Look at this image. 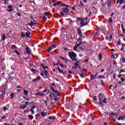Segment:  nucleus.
<instances>
[{"mask_svg":"<svg viewBox=\"0 0 125 125\" xmlns=\"http://www.w3.org/2000/svg\"><path fill=\"white\" fill-rule=\"evenodd\" d=\"M83 41V38H79L77 41V42L76 43V45L74 46L73 50L76 51L78 47L80 46L82 44V42Z\"/></svg>","mask_w":125,"mask_h":125,"instance_id":"f257e3e1","label":"nucleus"},{"mask_svg":"<svg viewBox=\"0 0 125 125\" xmlns=\"http://www.w3.org/2000/svg\"><path fill=\"white\" fill-rule=\"evenodd\" d=\"M68 55L72 61H75V58H77V55L74 52H69Z\"/></svg>","mask_w":125,"mask_h":125,"instance_id":"f03ea898","label":"nucleus"},{"mask_svg":"<svg viewBox=\"0 0 125 125\" xmlns=\"http://www.w3.org/2000/svg\"><path fill=\"white\" fill-rule=\"evenodd\" d=\"M98 75H99V73H96L95 75L93 77V74H92L90 76V78L91 79V81H92L93 80H95V78H96V77H97V76H98ZM92 77H93V78H92Z\"/></svg>","mask_w":125,"mask_h":125,"instance_id":"7ed1b4c3","label":"nucleus"},{"mask_svg":"<svg viewBox=\"0 0 125 125\" xmlns=\"http://www.w3.org/2000/svg\"><path fill=\"white\" fill-rule=\"evenodd\" d=\"M5 96V92L4 91H2L0 92V98H1L2 99H3Z\"/></svg>","mask_w":125,"mask_h":125,"instance_id":"20e7f679","label":"nucleus"},{"mask_svg":"<svg viewBox=\"0 0 125 125\" xmlns=\"http://www.w3.org/2000/svg\"><path fill=\"white\" fill-rule=\"evenodd\" d=\"M35 95L36 96H44V94H43L42 92H38L36 93Z\"/></svg>","mask_w":125,"mask_h":125,"instance_id":"39448f33","label":"nucleus"},{"mask_svg":"<svg viewBox=\"0 0 125 125\" xmlns=\"http://www.w3.org/2000/svg\"><path fill=\"white\" fill-rule=\"evenodd\" d=\"M77 31L78 32V35L80 37V38H82L83 37V34H82V30H81V28H78Z\"/></svg>","mask_w":125,"mask_h":125,"instance_id":"423d86ee","label":"nucleus"},{"mask_svg":"<svg viewBox=\"0 0 125 125\" xmlns=\"http://www.w3.org/2000/svg\"><path fill=\"white\" fill-rule=\"evenodd\" d=\"M25 50H26V53H27V54L31 55V50L28 46L26 47V48H25Z\"/></svg>","mask_w":125,"mask_h":125,"instance_id":"0eeeda50","label":"nucleus"},{"mask_svg":"<svg viewBox=\"0 0 125 125\" xmlns=\"http://www.w3.org/2000/svg\"><path fill=\"white\" fill-rule=\"evenodd\" d=\"M62 10H63L64 13H66V14H69V10H68V8H63Z\"/></svg>","mask_w":125,"mask_h":125,"instance_id":"6e6552de","label":"nucleus"},{"mask_svg":"<svg viewBox=\"0 0 125 125\" xmlns=\"http://www.w3.org/2000/svg\"><path fill=\"white\" fill-rule=\"evenodd\" d=\"M112 4V0H107V5L108 7H110Z\"/></svg>","mask_w":125,"mask_h":125,"instance_id":"1a4fd4ad","label":"nucleus"},{"mask_svg":"<svg viewBox=\"0 0 125 125\" xmlns=\"http://www.w3.org/2000/svg\"><path fill=\"white\" fill-rule=\"evenodd\" d=\"M40 114H41V116H42V117L43 118H45V117H46L47 113L45 112H43H43H41L40 113Z\"/></svg>","mask_w":125,"mask_h":125,"instance_id":"9d476101","label":"nucleus"},{"mask_svg":"<svg viewBox=\"0 0 125 125\" xmlns=\"http://www.w3.org/2000/svg\"><path fill=\"white\" fill-rule=\"evenodd\" d=\"M31 35V33L29 31L26 32L25 33V37H27V38H31V37L30 36Z\"/></svg>","mask_w":125,"mask_h":125,"instance_id":"9b49d317","label":"nucleus"},{"mask_svg":"<svg viewBox=\"0 0 125 125\" xmlns=\"http://www.w3.org/2000/svg\"><path fill=\"white\" fill-rule=\"evenodd\" d=\"M41 80V76H38L36 77L34 80L32 81V82H37L38 81H40Z\"/></svg>","mask_w":125,"mask_h":125,"instance_id":"f8f14e48","label":"nucleus"},{"mask_svg":"<svg viewBox=\"0 0 125 125\" xmlns=\"http://www.w3.org/2000/svg\"><path fill=\"white\" fill-rule=\"evenodd\" d=\"M103 98V95H102V93H100L99 95V101H101V100H102Z\"/></svg>","mask_w":125,"mask_h":125,"instance_id":"ddd939ff","label":"nucleus"},{"mask_svg":"<svg viewBox=\"0 0 125 125\" xmlns=\"http://www.w3.org/2000/svg\"><path fill=\"white\" fill-rule=\"evenodd\" d=\"M78 67H80V64H79V63H74V69H75V70H76V69H78Z\"/></svg>","mask_w":125,"mask_h":125,"instance_id":"4468645a","label":"nucleus"},{"mask_svg":"<svg viewBox=\"0 0 125 125\" xmlns=\"http://www.w3.org/2000/svg\"><path fill=\"white\" fill-rule=\"evenodd\" d=\"M33 21H34L33 19H31V21L30 23H28V25H29V26H30V27H33V25H34V22H33Z\"/></svg>","mask_w":125,"mask_h":125,"instance_id":"2eb2a0df","label":"nucleus"},{"mask_svg":"<svg viewBox=\"0 0 125 125\" xmlns=\"http://www.w3.org/2000/svg\"><path fill=\"white\" fill-rule=\"evenodd\" d=\"M28 118H29L30 121H32V120L34 119V116H33L32 115H29L28 116Z\"/></svg>","mask_w":125,"mask_h":125,"instance_id":"dca6fc26","label":"nucleus"},{"mask_svg":"<svg viewBox=\"0 0 125 125\" xmlns=\"http://www.w3.org/2000/svg\"><path fill=\"white\" fill-rule=\"evenodd\" d=\"M23 93L24 94H25V95H28V93H29V91L23 89Z\"/></svg>","mask_w":125,"mask_h":125,"instance_id":"f3484780","label":"nucleus"},{"mask_svg":"<svg viewBox=\"0 0 125 125\" xmlns=\"http://www.w3.org/2000/svg\"><path fill=\"white\" fill-rule=\"evenodd\" d=\"M11 48L12 49H17V46L15 45H12Z\"/></svg>","mask_w":125,"mask_h":125,"instance_id":"a211bd4d","label":"nucleus"},{"mask_svg":"<svg viewBox=\"0 0 125 125\" xmlns=\"http://www.w3.org/2000/svg\"><path fill=\"white\" fill-rule=\"evenodd\" d=\"M98 79H105V76H104V75H99V76H98Z\"/></svg>","mask_w":125,"mask_h":125,"instance_id":"6ab92c4d","label":"nucleus"},{"mask_svg":"<svg viewBox=\"0 0 125 125\" xmlns=\"http://www.w3.org/2000/svg\"><path fill=\"white\" fill-rule=\"evenodd\" d=\"M54 92H55V93H56L57 96H60V93L59 92V91L55 90Z\"/></svg>","mask_w":125,"mask_h":125,"instance_id":"aec40b11","label":"nucleus"},{"mask_svg":"<svg viewBox=\"0 0 125 125\" xmlns=\"http://www.w3.org/2000/svg\"><path fill=\"white\" fill-rule=\"evenodd\" d=\"M58 70L59 72L60 73H61V74H64V72H63V71L62 70H61V69H60V67H58Z\"/></svg>","mask_w":125,"mask_h":125,"instance_id":"412c9836","label":"nucleus"},{"mask_svg":"<svg viewBox=\"0 0 125 125\" xmlns=\"http://www.w3.org/2000/svg\"><path fill=\"white\" fill-rule=\"evenodd\" d=\"M21 38H25V37H26V35H25V33H23V32H22L21 34Z\"/></svg>","mask_w":125,"mask_h":125,"instance_id":"4be33fe9","label":"nucleus"},{"mask_svg":"<svg viewBox=\"0 0 125 125\" xmlns=\"http://www.w3.org/2000/svg\"><path fill=\"white\" fill-rule=\"evenodd\" d=\"M108 22L109 23H113V19H112V18H109L108 19Z\"/></svg>","mask_w":125,"mask_h":125,"instance_id":"5701e85b","label":"nucleus"},{"mask_svg":"<svg viewBox=\"0 0 125 125\" xmlns=\"http://www.w3.org/2000/svg\"><path fill=\"white\" fill-rule=\"evenodd\" d=\"M99 58L100 61H102V54H100L99 55Z\"/></svg>","mask_w":125,"mask_h":125,"instance_id":"b1692460","label":"nucleus"},{"mask_svg":"<svg viewBox=\"0 0 125 125\" xmlns=\"http://www.w3.org/2000/svg\"><path fill=\"white\" fill-rule=\"evenodd\" d=\"M125 119V117L123 118V117H120L118 118V120L121 121V120H122V121H124Z\"/></svg>","mask_w":125,"mask_h":125,"instance_id":"393cba45","label":"nucleus"},{"mask_svg":"<svg viewBox=\"0 0 125 125\" xmlns=\"http://www.w3.org/2000/svg\"><path fill=\"white\" fill-rule=\"evenodd\" d=\"M121 27L123 33H125V28L124 27V25L121 24Z\"/></svg>","mask_w":125,"mask_h":125,"instance_id":"a878e982","label":"nucleus"},{"mask_svg":"<svg viewBox=\"0 0 125 125\" xmlns=\"http://www.w3.org/2000/svg\"><path fill=\"white\" fill-rule=\"evenodd\" d=\"M30 112H31L32 115H35V111L34 109L30 108Z\"/></svg>","mask_w":125,"mask_h":125,"instance_id":"bb28decb","label":"nucleus"},{"mask_svg":"<svg viewBox=\"0 0 125 125\" xmlns=\"http://www.w3.org/2000/svg\"><path fill=\"white\" fill-rule=\"evenodd\" d=\"M5 35L4 34H3L2 35V41H5Z\"/></svg>","mask_w":125,"mask_h":125,"instance_id":"cd10ccee","label":"nucleus"},{"mask_svg":"<svg viewBox=\"0 0 125 125\" xmlns=\"http://www.w3.org/2000/svg\"><path fill=\"white\" fill-rule=\"evenodd\" d=\"M106 101H107V99L105 98L103 100V103H104V104H107Z\"/></svg>","mask_w":125,"mask_h":125,"instance_id":"c85d7f7f","label":"nucleus"},{"mask_svg":"<svg viewBox=\"0 0 125 125\" xmlns=\"http://www.w3.org/2000/svg\"><path fill=\"white\" fill-rule=\"evenodd\" d=\"M85 76L86 75L83 74V73H82L81 75H80V77L81 78H85Z\"/></svg>","mask_w":125,"mask_h":125,"instance_id":"c756f323","label":"nucleus"},{"mask_svg":"<svg viewBox=\"0 0 125 125\" xmlns=\"http://www.w3.org/2000/svg\"><path fill=\"white\" fill-rule=\"evenodd\" d=\"M124 0H119L120 5H122V4L124 3Z\"/></svg>","mask_w":125,"mask_h":125,"instance_id":"7c9ffc66","label":"nucleus"},{"mask_svg":"<svg viewBox=\"0 0 125 125\" xmlns=\"http://www.w3.org/2000/svg\"><path fill=\"white\" fill-rule=\"evenodd\" d=\"M48 119H49V120H55V118L52 117H51V116H49V117H48Z\"/></svg>","mask_w":125,"mask_h":125,"instance_id":"2f4dec72","label":"nucleus"},{"mask_svg":"<svg viewBox=\"0 0 125 125\" xmlns=\"http://www.w3.org/2000/svg\"><path fill=\"white\" fill-rule=\"evenodd\" d=\"M4 2L5 4H8L9 1L8 0H4Z\"/></svg>","mask_w":125,"mask_h":125,"instance_id":"473e14b6","label":"nucleus"},{"mask_svg":"<svg viewBox=\"0 0 125 125\" xmlns=\"http://www.w3.org/2000/svg\"><path fill=\"white\" fill-rule=\"evenodd\" d=\"M51 50H52V47H49V48L48 49V52H50V51H51Z\"/></svg>","mask_w":125,"mask_h":125,"instance_id":"72a5a7b5","label":"nucleus"},{"mask_svg":"<svg viewBox=\"0 0 125 125\" xmlns=\"http://www.w3.org/2000/svg\"><path fill=\"white\" fill-rule=\"evenodd\" d=\"M14 51H15V53H16V54H17V55L20 56V53L18 51H17V50H15Z\"/></svg>","mask_w":125,"mask_h":125,"instance_id":"f704fd0d","label":"nucleus"},{"mask_svg":"<svg viewBox=\"0 0 125 125\" xmlns=\"http://www.w3.org/2000/svg\"><path fill=\"white\" fill-rule=\"evenodd\" d=\"M74 61H76V63H77V64H78L80 62V61H78V60L77 59V58L74 59Z\"/></svg>","mask_w":125,"mask_h":125,"instance_id":"c9c22d12","label":"nucleus"},{"mask_svg":"<svg viewBox=\"0 0 125 125\" xmlns=\"http://www.w3.org/2000/svg\"><path fill=\"white\" fill-rule=\"evenodd\" d=\"M48 14H49V12H46L44 13V15H45V16H47V15H48Z\"/></svg>","mask_w":125,"mask_h":125,"instance_id":"e433bc0d","label":"nucleus"},{"mask_svg":"<svg viewBox=\"0 0 125 125\" xmlns=\"http://www.w3.org/2000/svg\"><path fill=\"white\" fill-rule=\"evenodd\" d=\"M10 97H12V98H13V97H14V94L11 93V94L10 95Z\"/></svg>","mask_w":125,"mask_h":125,"instance_id":"4c0bfd02","label":"nucleus"},{"mask_svg":"<svg viewBox=\"0 0 125 125\" xmlns=\"http://www.w3.org/2000/svg\"><path fill=\"white\" fill-rule=\"evenodd\" d=\"M3 110L4 111V112H5V111H7L8 110V109H7V108H6V107L4 106L3 107Z\"/></svg>","mask_w":125,"mask_h":125,"instance_id":"58836bf2","label":"nucleus"},{"mask_svg":"<svg viewBox=\"0 0 125 125\" xmlns=\"http://www.w3.org/2000/svg\"><path fill=\"white\" fill-rule=\"evenodd\" d=\"M26 107H27V105H24L23 106L21 107V109H25L26 108Z\"/></svg>","mask_w":125,"mask_h":125,"instance_id":"ea45409f","label":"nucleus"},{"mask_svg":"<svg viewBox=\"0 0 125 125\" xmlns=\"http://www.w3.org/2000/svg\"><path fill=\"white\" fill-rule=\"evenodd\" d=\"M43 21H46V17L45 16H44L42 19Z\"/></svg>","mask_w":125,"mask_h":125,"instance_id":"a19ab883","label":"nucleus"},{"mask_svg":"<svg viewBox=\"0 0 125 125\" xmlns=\"http://www.w3.org/2000/svg\"><path fill=\"white\" fill-rule=\"evenodd\" d=\"M89 60V58H88L87 59L85 60L84 61V63H85V62H88Z\"/></svg>","mask_w":125,"mask_h":125,"instance_id":"79ce46f5","label":"nucleus"},{"mask_svg":"<svg viewBox=\"0 0 125 125\" xmlns=\"http://www.w3.org/2000/svg\"><path fill=\"white\" fill-rule=\"evenodd\" d=\"M14 10V9H10V10H7L8 12H12Z\"/></svg>","mask_w":125,"mask_h":125,"instance_id":"37998d69","label":"nucleus"},{"mask_svg":"<svg viewBox=\"0 0 125 125\" xmlns=\"http://www.w3.org/2000/svg\"><path fill=\"white\" fill-rule=\"evenodd\" d=\"M97 97H96V96H94V97H93V99L94 100H95V101H97Z\"/></svg>","mask_w":125,"mask_h":125,"instance_id":"c03bdc74","label":"nucleus"},{"mask_svg":"<svg viewBox=\"0 0 125 125\" xmlns=\"http://www.w3.org/2000/svg\"><path fill=\"white\" fill-rule=\"evenodd\" d=\"M8 8H9L10 9H11L12 8V5H8Z\"/></svg>","mask_w":125,"mask_h":125,"instance_id":"a18cd8bd","label":"nucleus"},{"mask_svg":"<svg viewBox=\"0 0 125 125\" xmlns=\"http://www.w3.org/2000/svg\"><path fill=\"white\" fill-rule=\"evenodd\" d=\"M51 89H52L53 92H54V91H55V90H54V87H51Z\"/></svg>","mask_w":125,"mask_h":125,"instance_id":"49530a36","label":"nucleus"},{"mask_svg":"<svg viewBox=\"0 0 125 125\" xmlns=\"http://www.w3.org/2000/svg\"><path fill=\"white\" fill-rule=\"evenodd\" d=\"M117 44H118V45H121V41H118Z\"/></svg>","mask_w":125,"mask_h":125,"instance_id":"de8ad7c7","label":"nucleus"},{"mask_svg":"<svg viewBox=\"0 0 125 125\" xmlns=\"http://www.w3.org/2000/svg\"><path fill=\"white\" fill-rule=\"evenodd\" d=\"M54 100L55 101H58V98H57V97L55 98Z\"/></svg>","mask_w":125,"mask_h":125,"instance_id":"09e8293b","label":"nucleus"},{"mask_svg":"<svg viewBox=\"0 0 125 125\" xmlns=\"http://www.w3.org/2000/svg\"><path fill=\"white\" fill-rule=\"evenodd\" d=\"M2 120H4V119H6V116H3L1 117Z\"/></svg>","mask_w":125,"mask_h":125,"instance_id":"8fccbe9b","label":"nucleus"},{"mask_svg":"<svg viewBox=\"0 0 125 125\" xmlns=\"http://www.w3.org/2000/svg\"><path fill=\"white\" fill-rule=\"evenodd\" d=\"M52 47H53L54 48H56V44H53Z\"/></svg>","mask_w":125,"mask_h":125,"instance_id":"3c124183","label":"nucleus"},{"mask_svg":"<svg viewBox=\"0 0 125 125\" xmlns=\"http://www.w3.org/2000/svg\"><path fill=\"white\" fill-rule=\"evenodd\" d=\"M25 104L26 105H24L25 106H28V105H29V102H25Z\"/></svg>","mask_w":125,"mask_h":125,"instance_id":"603ef678","label":"nucleus"},{"mask_svg":"<svg viewBox=\"0 0 125 125\" xmlns=\"http://www.w3.org/2000/svg\"><path fill=\"white\" fill-rule=\"evenodd\" d=\"M67 5L65 4H62V6H66L67 7Z\"/></svg>","mask_w":125,"mask_h":125,"instance_id":"864d4df0","label":"nucleus"},{"mask_svg":"<svg viewBox=\"0 0 125 125\" xmlns=\"http://www.w3.org/2000/svg\"><path fill=\"white\" fill-rule=\"evenodd\" d=\"M102 85L104 86V82H103V80H101Z\"/></svg>","mask_w":125,"mask_h":125,"instance_id":"5fc2aeb1","label":"nucleus"},{"mask_svg":"<svg viewBox=\"0 0 125 125\" xmlns=\"http://www.w3.org/2000/svg\"><path fill=\"white\" fill-rule=\"evenodd\" d=\"M22 87H23L20 86H19V85H18V86H17V88H22Z\"/></svg>","mask_w":125,"mask_h":125,"instance_id":"6e6d98bb","label":"nucleus"},{"mask_svg":"<svg viewBox=\"0 0 125 125\" xmlns=\"http://www.w3.org/2000/svg\"><path fill=\"white\" fill-rule=\"evenodd\" d=\"M36 107H37L36 106H32V108H30V109H36Z\"/></svg>","mask_w":125,"mask_h":125,"instance_id":"4d7b16f0","label":"nucleus"},{"mask_svg":"<svg viewBox=\"0 0 125 125\" xmlns=\"http://www.w3.org/2000/svg\"><path fill=\"white\" fill-rule=\"evenodd\" d=\"M17 15H18V16H20V17H21V14H20L19 13H17Z\"/></svg>","mask_w":125,"mask_h":125,"instance_id":"13d9d810","label":"nucleus"},{"mask_svg":"<svg viewBox=\"0 0 125 125\" xmlns=\"http://www.w3.org/2000/svg\"><path fill=\"white\" fill-rule=\"evenodd\" d=\"M60 67H61L62 68H64V64H60Z\"/></svg>","mask_w":125,"mask_h":125,"instance_id":"bf43d9fd","label":"nucleus"},{"mask_svg":"<svg viewBox=\"0 0 125 125\" xmlns=\"http://www.w3.org/2000/svg\"><path fill=\"white\" fill-rule=\"evenodd\" d=\"M31 71H32V73H35V72H36V70H35V69H32L31 70Z\"/></svg>","mask_w":125,"mask_h":125,"instance_id":"052dcab7","label":"nucleus"},{"mask_svg":"<svg viewBox=\"0 0 125 125\" xmlns=\"http://www.w3.org/2000/svg\"><path fill=\"white\" fill-rule=\"evenodd\" d=\"M44 73L45 74V75H47V71L46 70H44Z\"/></svg>","mask_w":125,"mask_h":125,"instance_id":"680f3d73","label":"nucleus"},{"mask_svg":"<svg viewBox=\"0 0 125 125\" xmlns=\"http://www.w3.org/2000/svg\"><path fill=\"white\" fill-rule=\"evenodd\" d=\"M75 7H76V6H75L74 7L72 8V10H73L74 11H75V10H76V9L75 8Z\"/></svg>","mask_w":125,"mask_h":125,"instance_id":"e2e57ef3","label":"nucleus"},{"mask_svg":"<svg viewBox=\"0 0 125 125\" xmlns=\"http://www.w3.org/2000/svg\"><path fill=\"white\" fill-rule=\"evenodd\" d=\"M120 50H121V51H123V50H124V46H122V48Z\"/></svg>","mask_w":125,"mask_h":125,"instance_id":"0e129e2a","label":"nucleus"},{"mask_svg":"<svg viewBox=\"0 0 125 125\" xmlns=\"http://www.w3.org/2000/svg\"><path fill=\"white\" fill-rule=\"evenodd\" d=\"M122 62H123V63H125V59H122Z\"/></svg>","mask_w":125,"mask_h":125,"instance_id":"69168bd1","label":"nucleus"},{"mask_svg":"<svg viewBox=\"0 0 125 125\" xmlns=\"http://www.w3.org/2000/svg\"><path fill=\"white\" fill-rule=\"evenodd\" d=\"M125 79L124 78H121V82H124V81H125Z\"/></svg>","mask_w":125,"mask_h":125,"instance_id":"338daca9","label":"nucleus"},{"mask_svg":"<svg viewBox=\"0 0 125 125\" xmlns=\"http://www.w3.org/2000/svg\"><path fill=\"white\" fill-rule=\"evenodd\" d=\"M68 73L69 74H73V72H72V71H70V70L68 71Z\"/></svg>","mask_w":125,"mask_h":125,"instance_id":"774afa93","label":"nucleus"}]
</instances>
